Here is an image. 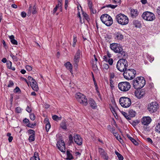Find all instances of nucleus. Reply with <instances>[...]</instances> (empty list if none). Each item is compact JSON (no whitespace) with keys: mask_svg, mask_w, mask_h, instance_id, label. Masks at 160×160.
<instances>
[{"mask_svg":"<svg viewBox=\"0 0 160 160\" xmlns=\"http://www.w3.org/2000/svg\"><path fill=\"white\" fill-rule=\"evenodd\" d=\"M74 141L79 145H81L82 144V138L78 135L76 134L74 136Z\"/></svg>","mask_w":160,"mask_h":160,"instance_id":"nucleus-15","label":"nucleus"},{"mask_svg":"<svg viewBox=\"0 0 160 160\" xmlns=\"http://www.w3.org/2000/svg\"><path fill=\"white\" fill-rule=\"evenodd\" d=\"M123 31L122 30L116 32L114 34L115 38L118 40H122L123 39V35L122 33Z\"/></svg>","mask_w":160,"mask_h":160,"instance_id":"nucleus-13","label":"nucleus"},{"mask_svg":"<svg viewBox=\"0 0 160 160\" xmlns=\"http://www.w3.org/2000/svg\"><path fill=\"white\" fill-rule=\"evenodd\" d=\"M89 103L90 106L93 109H95L97 108V105L95 101L92 99H90L89 101Z\"/></svg>","mask_w":160,"mask_h":160,"instance_id":"nucleus-19","label":"nucleus"},{"mask_svg":"<svg viewBox=\"0 0 160 160\" xmlns=\"http://www.w3.org/2000/svg\"><path fill=\"white\" fill-rule=\"evenodd\" d=\"M26 70L29 71H31L32 69V67L29 65H27L26 66Z\"/></svg>","mask_w":160,"mask_h":160,"instance_id":"nucleus-44","label":"nucleus"},{"mask_svg":"<svg viewBox=\"0 0 160 160\" xmlns=\"http://www.w3.org/2000/svg\"><path fill=\"white\" fill-rule=\"evenodd\" d=\"M21 16L23 18H25L26 16V13L24 12H22L21 13Z\"/></svg>","mask_w":160,"mask_h":160,"instance_id":"nucleus-58","label":"nucleus"},{"mask_svg":"<svg viewBox=\"0 0 160 160\" xmlns=\"http://www.w3.org/2000/svg\"><path fill=\"white\" fill-rule=\"evenodd\" d=\"M83 16L87 20H88V15L86 13H84L83 12L82 13Z\"/></svg>","mask_w":160,"mask_h":160,"instance_id":"nucleus-57","label":"nucleus"},{"mask_svg":"<svg viewBox=\"0 0 160 160\" xmlns=\"http://www.w3.org/2000/svg\"><path fill=\"white\" fill-rule=\"evenodd\" d=\"M144 95V92L143 91H141L140 92H138V93H136V96L138 98H141Z\"/></svg>","mask_w":160,"mask_h":160,"instance_id":"nucleus-23","label":"nucleus"},{"mask_svg":"<svg viewBox=\"0 0 160 160\" xmlns=\"http://www.w3.org/2000/svg\"><path fill=\"white\" fill-rule=\"evenodd\" d=\"M7 66L8 68L9 69L11 68L12 62L10 61H8L7 62Z\"/></svg>","mask_w":160,"mask_h":160,"instance_id":"nucleus-39","label":"nucleus"},{"mask_svg":"<svg viewBox=\"0 0 160 160\" xmlns=\"http://www.w3.org/2000/svg\"><path fill=\"white\" fill-rule=\"evenodd\" d=\"M14 85V83L11 80L9 81L8 82V87H12Z\"/></svg>","mask_w":160,"mask_h":160,"instance_id":"nucleus-41","label":"nucleus"},{"mask_svg":"<svg viewBox=\"0 0 160 160\" xmlns=\"http://www.w3.org/2000/svg\"><path fill=\"white\" fill-rule=\"evenodd\" d=\"M115 77V75L114 73L112 72L110 73V78L111 79H113Z\"/></svg>","mask_w":160,"mask_h":160,"instance_id":"nucleus-55","label":"nucleus"},{"mask_svg":"<svg viewBox=\"0 0 160 160\" xmlns=\"http://www.w3.org/2000/svg\"><path fill=\"white\" fill-rule=\"evenodd\" d=\"M69 140L70 143H72L73 142V137L72 135H70L69 136Z\"/></svg>","mask_w":160,"mask_h":160,"instance_id":"nucleus-46","label":"nucleus"},{"mask_svg":"<svg viewBox=\"0 0 160 160\" xmlns=\"http://www.w3.org/2000/svg\"><path fill=\"white\" fill-rule=\"evenodd\" d=\"M10 55L14 61H18V58L16 56L14 55L12 53L10 54Z\"/></svg>","mask_w":160,"mask_h":160,"instance_id":"nucleus-40","label":"nucleus"},{"mask_svg":"<svg viewBox=\"0 0 160 160\" xmlns=\"http://www.w3.org/2000/svg\"><path fill=\"white\" fill-rule=\"evenodd\" d=\"M138 14V12L137 9H131V16L132 18H135Z\"/></svg>","mask_w":160,"mask_h":160,"instance_id":"nucleus-17","label":"nucleus"},{"mask_svg":"<svg viewBox=\"0 0 160 160\" xmlns=\"http://www.w3.org/2000/svg\"><path fill=\"white\" fill-rule=\"evenodd\" d=\"M23 122L25 123H29V120L27 118H25L23 121Z\"/></svg>","mask_w":160,"mask_h":160,"instance_id":"nucleus-61","label":"nucleus"},{"mask_svg":"<svg viewBox=\"0 0 160 160\" xmlns=\"http://www.w3.org/2000/svg\"><path fill=\"white\" fill-rule=\"evenodd\" d=\"M103 68H104L106 70L108 69L109 68L108 65L107 64H106V63L104 64L103 65Z\"/></svg>","mask_w":160,"mask_h":160,"instance_id":"nucleus-53","label":"nucleus"},{"mask_svg":"<svg viewBox=\"0 0 160 160\" xmlns=\"http://www.w3.org/2000/svg\"><path fill=\"white\" fill-rule=\"evenodd\" d=\"M115 153L117 156V157L119 160H123V157L121 154H120L117 151H115Z\"/></svg>","mask_w":160,"mask_h":160,"instance_id":"nucleus-28","label":"nucleus"},{"mask_svg":"<svg viewBox=\"0 0 160 160\" xmlns=\"http://www.w3.org/2000/svg\"><path fill=\"white\" fill-rule=\"evenodd\" d=\"M28 79L29 80V82L30 83V82H32V81H33V80H34L35 79H34L32 77L30 76H28Z\"/></svg>","mask_w":160,"mask_h":160,"instance_id":"nucleus-54","label":"nucleus"},{"mask_svg":"<svg viewBox=\"0 0 160 160\" xmlns=\"http://www.w3.org/2000/svg\"><path fill=\"white\" fill-rule=\"evenodd\" d=\"M117 6V5H113L112 4H109L107 5L104 7L110 8L112 9H114Z\"/></svg>","mask_w":160,"mask_h":160,"instance_id":"nucleus-37","label":"nucleus"},{"mask_svg":"<svg viewBox=\"0 0 160 160\" xmlns=\"http://www.w3.org/2000/svg\"><path fill=\"white\" fill-rule=\"evenodd\" d=\"M58 8V6H56L54 8L53 10V14H54L56 13Z\"/></svg>","mask_w":160,"mask_h":160,"instance_id":"nucleus-62","label":"nucleus"},{"mask_svg":"<svg viewBox=\"0 0 160 160\" xmlns=\"http://www.w3.org/2000/svg\"><path fill=\"white\" fill-rule=\"evenodd\" d=\"M118 88L121 91L126 92L129 90L131 88L130 83L127 82H119L118 84Z\"/></svg>","mask_w":160,"mask_h":160,"instance_id":"nucleus-10","label":"nucleus"},{"mask_svg":"<svg viewBox=\"0 0 160 160\" xmlns=\"http://www.w3.org/2000/svg\"><path fill=\"white\" fill-rule=\"evenodd\" d=\"M116 19L118 23L122 25H126L129 22L128 17L124 14L120 13L116 16Z\"/></svg>","mask_w":160,"mask_h":160,"instance_id":"nucleus-4","label":"nucleus"},{"mask_svg":"<svg viewBox=\"0 0 160 160\" xmlns=\"http://www.w3.org/2000/svg\"><path fill=\"white\" fill-rule=\"evenodd\" d=\"M52 118L53 120L57 121L58 120H61V117H59L56 115H54L52 116Z\"/></svg>","mask_w":160,"mask_h":160,"instance_id":"nucleus-32","label":"nucleus"},{"mask_svg":"<svg viewBox=\"0 0 160 160\" xmlns=\"http://www.w3.org/2000/svg\"><path fill=\"white\" fill-rule=\"evenodd\" d=\"M158 108V104L155 102H153L148 104V109L151 113H153L157 111Z\"/></svg>","mask_w":160,"mask_h":160,"instance_id":"nucleus-11","label":"nucleus"},{"mask_svg":"<svg viewBox=\"0 0 160 160\" xmlns=\"http://www.w3.org/2000/svg\"><path fill=\"white\" fill-rule=\"evenodd\" d=\"M33 157L34 158H35L36 160H40L39 157L38 153L37 152H34Z\"/></svg>","mask_w":160,"mask_h":160,"instance_id":"nucleus-35","label":"nucleus"},{"mask_svg":"<svg viewBox=\"0 0 160 160\" xmlns=\"http://www.w3.org/2000/svg\"><path fill=\"white\" fill-rule=\"evenodd\" d=\"M110 48L114 52L118 53V55L122 58H126L128 55L123 49L122 47L119 44L113 43L110 44Z\"/></svg>","mask_w":160,"mask_h":160,"instance_id":"nucleus-1","label":"nucleus"},{"mask_svg":"<svg viewBox=\"0 0 160 160\" xmlns=\"http://www.w3.org/2000/svg\"><path fill=\"white\" fill-rule=\"evenodd\" d=\"M77 42V37L75 36L74 35L73 36V44H72V46L73 47H75L76 42Z\"/></svg>","mask_w":160,"mask_h":160,"instance_id":"nucleus-33","label":"nucleus"},{"mask_svg":"<svg viewBox=\"0 0 160 160\" xmlns=\"http://www.w3.org/2000/svg\"><path fill=\"white\" fill-rule=\"evenodd\" d=\"M35 135H31L29 138V140L30 142L33 141L35 140Z\"/></svg>","mask_w":160,"mask_h":160,"instance_id":"nucleus-34","label":"nucleus"},{"mask_svg":"<svg viewBox=\"0 0 160 160\" xmlns=\"http://www.w3.org/2000/svg\"><path fill=\"white\" fill-rule=\"evenodd\" d=\"M131 141L135 145H138V142L134 139L133 138Z\"/></svg>","mask_w":160,"mask_h":160,"instance_id":"nucleus-47","label":"nucleus"},{"mask_svg":"<svg viewBox=\"0 0 160 160\" xmlns=\"http://www.w3.org/2000/svg\"><path fill=\"white\" fill-rule=\"evenodd\" d=\"M67 159L71 160L73 158V156L72 154L70 153L69 151H67Z\"/></svg>","mask_w":160,"mask_h":160,"instance_id":"nucleus-27","label":"nucleus"},{"mask_svg":"<svg viewBox=\"0 0 160 160\" xmlns=\"http://www.w3.org/2000/svg\"><path fill=\"white\" fill-rule=\"evenodd\" d=\"M133 25L136 28H139L141 27V23L140 21L134 20L133 22Z\"/></svg>","mask_w":160,"mask_h":160,"instance_id":"nucleus-21","label":"nucleus"},{"mask_svg":"<svg viewBox=\"0 0 160 160\" xmlns=\"http://www.w3.org/2000/svg\"><path fill=\"white\" fill-rule=\"evenodd\" d=\"M90 9L91 13H92L93 14H95L96 13V10L95 9H93L92 8H90Z\"/></svg>","mask_w":160,"mask_h":160,"instance_id":"nucleus-52","label":"nucleus"},{"mask_svg":"<svg viewBox=\"0 0 160 160\" xmlns=\"http://www.w3.org/2000/svg\"><path fill=\"white\" fill-rule=\"evenodd\" d=\"M97 62L94 61V60H92V66L93 68L96 69L97 68Z\"/></svg>","mask_w":160,"mask_h":160,"instance_id":"nucleus-30","label":"nucleus"},{"mask_svg":"<svg viewBox=\"0 0 160 160\" xmlns=\"http://www.w3.org/2000/svg\"><path fill=\"white\" fill-rule=\"evenodd\" d=\"M119 101L121 105L124 108L129 107L131 104V100L127 97H122L120 98Z\"/></svg>","mask_w":160,"mask_h":160,"instance_id":"nucleus-7","label":"nucleus"},{"mask_svg":"<svg viewBox=\"0 0 160 160\" xmlns=\"http://www.w3.org/2000/svg\"><path fill=\"white\" fill-rule=\"evenodd\" d=\"M9 38L12 44L16 45L18 44V42L14 39V36L13 35L9 36Z\"/></svg>","mask_w":160,"mask_h":160,"instance_id":"nucleus-20","label":"nucleus"},{"mask_svg":"<svg viewBox=\"0 0 160 160\" xmlns=\"http://www.w3.org/2000/svg\"><path fill=\"white\" fill-rule=\"evenodd\" d=\"M88 4L89 8H92V2L91 0H88Z\"/></svg>","mask_w":160,"mask_h":160,"instance_id":"nucleus-43","label":"nucleus"},{"mask_svg":"<svg viewBox=\"0 0 160 160\" xmlns=\"http://www.w3.org/2000/svg\"><path fill=\"white\" fill-rule=\"evenodd\" d=\"M51 128V125L49 122L46 124L45 128L47 131L48 132Z\"/></svg>","mask_w":160,"mask_h":160,"instance_id":"nucleus-38","label":"nucleus"},{"mask_svg":"<svg viewBox=\"0 0 160 160\" xmlns=\"http://www.w3.org/2000/svg\"><path fill=\"white\" fill-rule=\"evenodd\" d=\"M14 92L18 93L20 92H21V90L20 88L18 87H17L16 88L14 89Z\"/></svg>","mask_w":160,"mask_h":160,"instance_id":"nucleus-45","label":"nucleus"},{"mask_svg":"<svg viewBox=\"0 0 160 160\" xmlns=\"http://www.w3.org/2000/svg\"><path fill=\"white\" fill-rule=\"evenodd\" d=\"M157 12L158 14L160 15V6L158 7Z\"/></svg>","mask_w":160,"mask_h":160,"instance_id":"nucleus-64","label":"nucleus"},{"mask_svg":"<svg viewBox=\"0 0 160 160\" xmlns=\"http://www.w3.org/2000/svg\"><path fill=\"white\" fill-rule=\"evenodd\" d=\"M64 65L67 69L69 70L70 72L72 74V66L70 62H68L65 63Z\"/></svg>","mask_w":160,"mask_h":160,"instance_id":"nucleus-18","label":"nucleus"},{"mask_svg":"<svg viewBox=\"0 0 160 160\" xmlns=\"http://www.w3.org/2000/svg\"><path fill=\"white\" fill-rule=\"evenodd\" d=\"M57 146L58 149L62 152H65V146L64 141L62 140H59L58 141Z\"/></svg>","mask_w":160,"mask_h":160,"instance_id":"nucleus-12","label":"nucleus"},{"mask_svg":"<svg viewBox=\"0 0 160 160\" xmlns=\"http://www.w3.org/2000/svg\"><path fill=\"white\" fill-rule=\"evenodd\" d=\"M146 83L144 78L138 77L133 81V87L136 89H140L143 87Z\"/></svg>","mask_w":160,"mask_h":160,"instance_id":"nucleus-2","label":"nucleus"},{"mask_svg":"<svg viewBox=\"0 0 160 160\" xmlns=\"http://www.w3.org/2000/svg\"><path fill=\"white\" fill-rule=\"evenodd\" d=\"M26 110L28 112H30L32 111L31 109L28 106H27V108H26Z\"/></svg>","mask_w":160,"mask_h":160,"instance_id":"nucleus-63","label":"nucleus"},{"mask_svg":"<svg viewBox=\"0 0 160 160\" xmlns=\"http://www.w3.org/2000/svg\"><path fill=\"white\" fill-rule=\"evenodd\" d=\"M113 60L112 58H109L108 62L110 65H112L113 63Z\"/></svg>","mask_w":160,"mask_h":160,"instance_id":"nucleus-51","label":"nucleus"},{"mask_svg":"<svg viewBox=\"0 0 160 160\" xmlns=\"http://www.w3.org/2000/svg\"><path fill=\"white\" fill-rule=\"evenodd\" d=\"M122 114L128 120L131 119L129 115H128V114L126 112H122Z\"/></svg>","mask_w":160,"mask_h":160,"instance_id":"nucleus-36","label":"nucleus"},{"mask_svg":"<svg viewBox=\"0 0 160 160\" xmlns=\"http://www.w3.org/2000/svg\"><path fill=\"white\" fill-rule=\"evenodd\" d=\"M81 52V51L80 49H78L76 53L75 54V56L76 57H78V58L80 59Z\"/></svg>","mask_w":160,"mask_h":160,"instance_id":"nucleus-29","label":"nucleus"},{"mask_svg":"<svg viewBox=\"0 0 160 160\" xmlns=\"http://www.w3.org/2000/svg\"><path fill=\"white\" fill-rule=\"evenodd\" d=\"M30 118L33 121L34 120L35 118L34 114L33 113L30 114Z\"/></svg>","mask_w":160,"mask_h":160,"instance_id":"nucleus-42","label":"nucleus"},{"mask_svg":"<svg viewBox=\"0 0 160 160\" xmlns=\"http://www.w3.org/2000/svg\"><path fill=\"white\" fill-rule=\"evenodd\" d=\"M16 111L18 113H20L21 112V109L19 107H18L16 108Z\"/></svg>","mask_w":160,"mask_h":160,"instance_id":"nucleus-49","label":"nucleus"},{"mask_svg":"<svg viewBox=\"0 0 160 160\" xmlns=\"http://www.w3.org/2000/svg\"><path fill=\"white\" fill-rule=\"evenodd\" d=\"M80 60V59L78 58V57H74L73 58V65L74 66H77L78 65V63L79 62Z\"/></svg>","mask_w":160,"mask_h":160,"instance_id":"nucleus-24","label":"nucleus"},{"mask_svg":"<svg viewBox=\"0 0 160 160\" xmlns=\"http://www.w3.org/2000/svg\"><path fill=\"white\" fill-rule=\"evenodd\" d=\"M28 132L30 134L32 135H35V132L34 130L30 129L28 130Z\"/></svg>","mask_w":160,"mask_h":160,"instance_id":"nucleus-50","label":"nucleus"},{"mask_svg":"<svg viewBox=\"0 0 160 160\" xmlns=\"http://www.w3.org/2000/svg\"><path fill=\"white\" fill-rule=\"evenodd\" d=\"M98 150L99 152V153L100 154V155H102V157L105 156V157H106V156H105L106 153L104 151V150L103 149L100 148H99Z\"/></svg>","mask_w":160,"mask_h":160,"instance_id":"nucleus-26","label":"nucleus"},{"mask_svg":"<svg viewBox=\"0 0 160 160\" xmlns=\"http://www.w3.org/2000/svg\"><path fill=\"white\" fill-rule=\"evenodd\" d=\"M30 86L34 91H37L38 90V86L37 82L35 80H33L32 82H30Z\"/></svg>","mask_w":160,"mask_h":160,"instance_id":"nucleus-16","label":"nucleus"},{"mask_svg":"<svg viewBox=\"0 0 160 160\" xmlns=\"http://www.w3.org/2000/svg\"><path fill=\"white\" fill-rule=\"evenodd\" d=\"M75 97L77 101L81 104L85 106L87 105V98L83 94L79 92L75 94Z\"/></svg>","mask_w":160,"mask_h":160,"instance_id":"nucleus-8","label":"nucleus"},{"mask_svg":"<svg viewBox=\"0 0 160 160\" xmlns=\"http://www.w3.org/2000/svg\"><path fill=\"white\" fill-rule=\"evenodd\" d=\"M142 17L145 20L149 21H153L155 18V16L153 13L148 11L144 12Z\"/></svg>","mask_w":160,"mask_h":160,"instance_id":"nucleus-9","label":"nucleus"},{"mask_svg":"<svg viewBox=\"0 0 160 160\" xmlns=\"http://www.w3.org/2000/svg\"><path fill=\"white\" fill-rule=\"evenodd\" d=\"M129 116L131 118L132 117H134L135 116L136 112L133 110H130L129 112Z\"/></svg>","mask_w":160,"mask_h":160,"instance_id":"nucleus-25","label":"nucleus"},{"mask_svg":"<svg viewBox=\"0 0 160 160\" xmlns=\"http://www.w3.org/2000/svg\"><path fill=\"white\" fill-rule=\"evenodd\" d=\"M123 72V76L127 80L132 79L136 74V71L132 69H126Z\"/></svg>","mask_w":160,"mask_h":160,"instance_id":"nucleus-5","label":"nucleus"},{"mask_svg":"<svg viewBox=\"0 0 160 160\" xmlns=\"http://www.w3.org/2000/svg\"><path fill=\"white\" fill-rule=\"evenodd\" d=\"M155 131L158 133H160V123H158L155 127Z\"/></svg>","mask_w":160,"mask_h":160,"instance_id":"nucleus-31","label":"nucleus"},{"mask_svg":"<svg viewBox=\"0 0 160 160\" xmlns=\"http://www.w3.org/2000/svg\"><path fill=\"white\" fill-rule=\"evenodd\" d=\"M111 110L113 115H114L115 114H116L115 109L112 107H111Z\"/></svg>","mask_w":160,"mask_h":160,"instance_id":"nucleus-59","label":"nucleus"},{"mask_svg":"<svg viewBox=\"0 0 160 160\" xmlns=\"http://www.w3.org/2000/svg\"><path fill=\"white\" fill-rule=\"evenodd\" d=\"M67 122H66L64 121H62L60 124V127L63 129L66 130L67 129Z\"/></svg>","mask_w":160,"mask_h":160,"instance_id":"nucleus-22","label":"nucleus"},{"mask_svg":"<svg viewBox=\"0 0 160 160\" xmlns=\"http://www.w3.org/2000/svg\"><path fill=\"white\" fill-rule=\"evenodd\" d=\"M27 126L31 128H33V124H31L29 123H28L27 125Z\"/></svg>","mask_w":160,"mask_h":160,"instance_id":"nucleus-56","label":"nucleus"},{"mask_svg":"<svg viewBox=\"0 0 160 160\" xmlns=\"http://www.w3.org/2000/svg\"><path fill=\"white\" fill-rule=\"evenodd\" d=\"M151 121V119L149 117H145L142 119V123L144 125H147L149 124Z\"/></svg>","mask_w":160,"mask_h":160,"instance_id":"nucleus-14","label":"nucleus"},{"mask_svg":"<svg viewBox=\"0 0 160 160\" xmlns=\"http://www.w3.org/2000/svg\"><path fill=\"white\" fill-rule=\"evenodd\" d=\"M36 7L34 5L33 8L32 13L33 14H36L37 12V11L36 10Z\"/></svg>","mask_w":160,"mask_h":160,"instance_id":"nucleus-48","label":"nucleus"},{"mask_svg":"<svg viewBox=\"0 0 160 160\" xmlns=\"http://www.w3.org/2000/svg\"><path fill=\"white\" fill-rule=\"evenodd\" d=\"M102 22L107 26H110L113 22L112 17L107 14L102 15L100 17Z\"/></svg>","mask_w":160,"mask_h":160,"instance_id":"nucleus-6","label":"nucleus"},{"mask_svg":"<svg viewBox=\"0 0 160 160\" xmlns=\"http://www.w3.org/2000/svg\"><path fill=\"white\" fill-rule=\"evenodd\" d=\"M128 64L127 60L124 58L121 59L117 62L116 67L121 72H123L128 68Z\"/></svg>","mask_w":160,"mask_h":160,"instance_id":"nucleus-3","label":"nucleus"},{"mask_svg":"<svg viewBox=\"0 0 160 160\" xmlns=\"http://www.w3.org/2000/svg\"><path fill=\"white\" fill-rule=\"evenodd\" d=\"M103 59L105 61L107 62H108V57L106 55L104 56H103Z\"/></svg>","mask_w":160,"mask_h":160,"instance_id":"nucleus-60","label":"nucleus"}]
</instances>
